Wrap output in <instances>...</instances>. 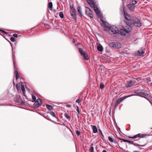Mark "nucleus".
<instances>
[{"label":"nucleus","instance_id":"nucleus-28","mask_svg":"<svg viewBox=\"0 0 152 152\" xmlns=\"http://www.w3.org/2000/svg\"><path fill=\"white\" fill-rule=\"evenodd\" d=\"M65 116L67 119L69 120V121L70 120L71 118L70 117L69 115L68 114L66 113L65 114Z\"/></svg>","mask_w":152,"mask_h":152},{"label":"nucleus","instance_id":"nucleus-36","mask_svg":"<svg viewBox=\"0 0 152 152\" xmlns=\"http://www.w3.org/2000/svg\"><path fill=\"white\" fill-rule=\"evenodd\" d=\"M108 139L111 142H113L114 139H113L111 137L109 136L108 137Z\"/></svg>","mask_w":152,"mask_h":152},{"label":"nucleus","instance_id":"nucleus-20","mask_svg":"<svg viewBox=\"0 0 152 152\" xmlns=\"http://www.w3.org/2000/svg\"><path fill=\"white\" fill-rule=\"evenodd\" d=\"M79 52L81 54V55H83V54L86 53L84 51L83 49L82 48H79L78 49Z\"/></svg>","mask_w":152,"mask_h":152},{"label":"nucleus","instance_id":"nucleus-8","mask_svg":"<svg viewBox=\"0 0 152 152\" xmlns=\"http://www.w3.org/2000/svg\"><path fill=\"white\" fill-rule=\"evenodd\" d=\"M13 55V65L14 66V69L15 70V71L14 72V74L16 76V80H17L19 78V75L18 74V72H17V69L16 67L15 64V62L14 61V56H13V53H12Z\"/></svg>","mask_w":152,"mask_h":152},{"label":"nucleus","instance_id":"nucleus-21","mask_svg":"<svg viewBox=\"0 0 152 152\" xmlns=\"http://www.w3.org/2000/svg\"><path fill=\"white\" fill-rule=\"evenodd\" d=\"M143 91V89H139L134 91V93L135 94H141L142 92Z\"/></svg>","mask_w":152,"mask_h":152},{"label":"nucleus","instance_id":"nucleus-51","mask_svg":"<svg viewBox=\"0 0 152 152\" xmlns=\"http://www.w3.org/2000/svg\"><path fill=\"white\" fill-rule=\"evenodd\" d=\"M138 145H137V146H139L143 147H144L146 145V144H145L143 145H140L138 144Z\"/></svg>","mask_w":152,"mask_h":152},{"label":"nucleus","instance_id":"nucleus-37","mask_svg":"<svg viewBox=\"0 0 152 152\" xmlns=\"http://www.w3.org/2000/svg\"><path fill=\"white\" fill-rule=\"evenodd\" d=\"M82 101L81 99H77L76 101V102L78 103L79 104Z\"/></svg>","mask_w":152,"mask_h":152},{"label":"nucleus","instance_id":"nucleus-45","mask_svg":"<svg viewBox=\"0 0 152 152\" xmlns=\"http://www.w3.org/2000/svg\"><path fill=\"white\" fill-rule=\"evenodd\" d=\"M135 95L134 96H140L141 97H143L144 98V96H142V95H140V94H135Z\"/></svg>","mask_w":152,"mask_h":152},{"label":"nucleus","instance_id":"nucleus-47","mask_svg":"<svg viewBox=\"0 0 152 152\" xmlns=\"http://www.w3.org/2000/svg\"><path fill=\"white\" fill-rule=\"evenodd\" d=\"M132 80V82L133 83L134 85V83H136V81L135 80Z\"/></svg>","mask_w":152,"mask_h":152},{"label":"nucleus","instance_id":"nucleus-14","mask_svg":"<svg viewBox=\"0 0 152 152\" xmlns=\"http://www.w3.org/2000/svg\"><path fill=\"white\" fill-rule=\"evenodd\" d=\"M134 85L133 83L132 82V80H130L129 82H127L125 86L126 88L130 87Z\"/></svg>","mask_w":152,"mask_h":152},{"label":"nucleus","instance_id":"nucleus-48","mask_svg":"<svg viewBox=\"0 0 152 152\" xmlns=\"http://www.w3.org/2000/svg\"><path fill=\"white\" fill-rule=\"evenodd\" d=\"M146 80L148 82H150L151 81V80L150 78L147 79Z\"/></svg>","mask_w":152,"mask_h":152},{"label":"nucleus","instance_id":"nucleus-11","mask_svg":"<svg viewBox=\"0 0 152 152\" xmlns=\"http://www.w3.org/2000/svg\"><path fill=\"white\" fill-rule=\"evenodd\" d=\"M124 17L125 18L129 21L126 22V23L127 24V23H128L129 26V25H130V21L133 19H132L131 17L129 15H128L127 14H124Z\"/></svg>","mask_w":152,"mask_h":152},{"label":"nucleus","instance_id":"nucleus-60","mask_svg":"<svg viewBox=\"0 0 152 152\" xmlns=\"http://www.w3.org/2000/svg\"><path fill=\"white\" fill-rule=\"evenodd\" d=\"M93 145V143H92L91 144V145Z\"/></svg>","mask_w":152,"mask_h":152},{"label":"nucleus","instance_id":"nucleus-2","mask_svg":"<svg viewBox=\"0 0 152 152\" xmlns=\"http://www.w3.org/2000/svg\"><path fill=\"white\" fill-rule=\"evenodd\" d=\"M130 23L135 27H140L142 25L140 20L136 17L131 21Z\"/></svg>","mask_w":152,"mask_h":152},{"label":"nucleus","instance_id":"nucleus-33","mask_svg":"<svg viewBox=\"0 0 152 152\" xmlns=\"http://www.w3.org/2000/svg\"><path fill=\"white\" fill-rule=\"evenodd\" d=\"M89 152H94V148L91 146L89 150Z\"/></svg>","mask_w":152,"mask_h":152},{"label":"nucleus","instance_id":"nucleus-1","mask_svg":"<svg viewBox=\"0 0 152 152\" xmlns=\"http://www.w3.org/2000/svg\"><path fill=\"white\" fill-rule=\"evenodd\" d=\"M90 6L92 7L98 17L102 19L103 18L102 15L98 8L96 6L93 0H86Z\"/></svg>","mask_w":152,"mask_h":152},{"label":"nucleus","instance_id":"nucleus-56","mask_svg":"<svg viewBox=\"0 0 152 152\" xmlns=\"http://www.w3.org/2000/svg\"><path fill=\"white\" fill-rule=\"evenodd\" d=\"M102 152H107V151L105 150H103Z\"/></svg>","mask_w":152,"mask_h":152},{"label":"nucleus","instance_id":"nucleus-13","mask_svg":"<svg viewBox=\"0 0 152 152\" xmlns=\"http://www.w3.org/2000/svg\"><path fill=\"white\" fill-rule=\"evenodd\" d=\"M76 12H70V14L71 16L75 21H77V15Z\"/></svg>","mask_w":152,"mask_h":152},{"label":"nucleus","instance_id":"nucleus-29","mask_svg":"<svg viewBox=\"0 0 152 152\" xmlns=\"http://www.w3.org/2000/svg\"><path fill=\"white\" fill-rule=\"evenodd\" d=\"M53 117L56 118V117L55 113L54 112H50L49 113Z\"/></svg>","mask_w":152,"mask_h":152},{"label":"nucleus","instance_id":"nucleus-38","mask_svg":"<svg viewBox=\"0 0 152 152\" xmlns=\"http://www.w3.org/2000/svg\"><path fill=\"white\" fill-rule=\"evenodd\" d=\"M133 79L134 80H136L137 81H139L140 80H141V77H139L137 78H133Z\"/></svg>","mask_w":152,"mask_h":152},{"label":"nucleus","instance_id":"nucleus-44","mask_svg":"<svg viewBox=\"0 0 152 152\" xmlns=\"http://www.w3.org/2000/svg\"><path fill=\"white\" fill-rule=\"evenodd\" d=\"M76 110L77 112L78 113V114H79L80 113V111L79 109V107L78 106H77V108Z\"/></svg>","mask_w":152,"mask_h":152},{"label":"nucleus","instance_id":"nucleus-43","mask_svg":"<svg viewBox=\"0 0 152 152\" xmlns=\"http://www.w3.org/2000/svg\"><path fill=\"white\" fill-rule=\"evenodd\" d=\"M0 31L2 32L3 33H4V34H7V32H6V31H4L3 30H1V29H0Z\"/></svg>","mask_w":152,"mask_h":152},{"label":"nucleus","instance_id":"nucleus-59","mask_svg":"<svg viewBox=\"0 0 152 152\" xmlns=\"http://www.w3.org/2000/svg\"><path fill=\"white\" fill-rule=\"evenodd\" d=\"M10 42V44H11V45H12V44H11V42ZM11 46L12 47V46Z\"/></svg>","mask_w":152,"mask_h":152},{"label":"nucleus","instance_id":"nucleus-41","mask_svg":"<svg viewBox=\"0 0 152 152\" xmlns=\"http://www.w3.org/2000/svg\"><path fill=\"white\" fill-rule=\"evenodd\" d=\"M118 139H119L120 140H122V141L123 142H128V141L129 140H125V139H122L121 138H118Z\"/></svg>","mask_w":152,"mask_h":152},{"label":"nucleus","instance_id":"nucleus-16","mask_svg":"<svg viewBox=\"0 0 152 152\" xmlns=\"http://www.w3.org/2000/svg\"><path fill=\"white\" fill-rule=\"evenodd\" d=\"M127 7L130 10L132 11H134L135 6L133 5H132L131 4H129L127 5Z\"/></svg>","mask_w":152,"mask_h":152},{"label":"nucleus","instance_id":"nucleus-49","mask_svg":"<svg viewBox=\"0 0 152 152\" xmlns=\"http://www.w3.org/2000/svg\"><path fill=\"white\" fill-rule=\"evenodd\" d=\"M98 131L101 134V135L103 134L102 130L100 129H99Z\"/></svg>","mask_w":152,"mask_h":152},{"label":"nucleus","instance_id":"nucleus-54","mask_svg":"<svg viewBox=\"0 0 152 152\" xmlns=\"http://www.w3.org/2000/svg\"><path fill=\"white\" fill-rule=\"evenodd\" d=\"M144 98L147 99L148 100L149 99H148V97L145 96H144Z\"/></svg>","mask_w":152,"mask_h":152},{"label":"nucleus","instance_id":"nucleus-5","mask_svg":"<svg viewBox=\"0 0 152 152\" xmlns=\"http://www.w3.org/2000/svg\"><path fill=\"white\" fill-rule=\"evenodd\" d=\"M127 26H126V28H121L120 30V32L122 35H125L129 33L130 31V27L129 26L128 23H127Z\"/></svg>","mask_w":152,"mask_h":152},{"label":"nucleus","instance_id":"nucleus-31","mask_svg":"<svg viewBox=\"0 0 152 152\" xmlns=\"http://www.w3.org/2000/svg\"><path fill=\"white\" fill-rule=\"evenodd\" d=\"M70 9H70V10H71L70 12H76V10L74 8H73L72 7H70Z\"/></svg>","mask_w":152,"mask_h":152},{"label":"nucleus","instance_id":"nucleus-6","mask_svg":"<svg viewBox=\"0 0 152 152\" xmlns=\"http://www.w3.org/2000/svg\"><path fill=\"white\" fill-rule=\"evenodd\" d=\"M135 95V94H131L128 96H125L123 97L120 98L118 99L116 102L115 105L116 106L117 105L120 104L124 100L126 99L127 98L130 97L132 96H134V95Z\"/></svg>","mask_w":152,"mask_h":152},{"label":"nucleus","instance_id":"nucleus-10","mask_svg":"<svg viewBox=\"0 0 152 152\" xmlns=\"http://www.w3.org/2000/svg\"><path fill=\"white\" fill-rule=\"evenodd\" d=\"M86 10L85 13L86 15L89 16L91 18H93V15L92 14V12L91 11V10L88 7H86Z\"/></svg>","mask_w":152,"mask_h":152},{"label":"nucleus","instance_id":"nucleus-19","mask_svg":"<svg viewBox=\"0 0 152 152\" xmlns=\"http://www.w3.org/2000/svg\"><path fill=\"white\" fill-rule=\"evenodd\" d=\"M97 49L99 51L102 52L103 50V47L101 45H99L97 46Z\"/></svg>","mask_w":152,"mask_h":152},{"label":"nucleus","instance_id":"nucleus-26","mask_svg":"<svg viewBox=\"0 0 152 152\" xmlns=\"http://www.w3.org/2000/svg\"><path fill=\"white\" fill-rule=\"evenodd\" d=\"M113 142H114V143L117 144L118 145L119 147V148L121 149L122 150H124V149H123V148H121L119 146V144L118 143L117 141V140H115V139H114V140H113Z\"/></svg>","mask_w":152,"mask_h":152},{"label":"nucleus","instance_id":"nucleus-55","mask_svg":"<svg viewBox=\"0 0 152 152\" xmlns=\"http://www.w3.org/2000/svg\"><path fill=\"white\" fill-rule=\"evenodd\" d=\"M102 136L101 137L102 139L103 140V138L104 137V135L103 134H102Z\"/></svg>","mask_w":152,"mask_h":152},{"label":"nucleus","instance_id":"nucleus-3","mask_svg":"<svg viewBox=\"0 0 152 152\" xmlns=\"http://www.w3.org/2000/svg\"><path fill=\"white\" fill-rule=\"evenodd\" d=\"M107 31L111 34H117L119 33V31L117 27L115 26H110Z\"/></svg>","mask_w":152,"mask_h":152},{"label":"nucleus","instance_id":"nucleus-61","mask_svg":"<svg viewBox=\"0 0 152 152\" xmlns=\"http://www.w3.org/2000/svg\"><path fill=\"white\" fill-rule=\"evenodd\" d=\"M142 149V148H140V149Z\"/></svg>","mask_w":152,"mask_h":152},{"label":"nucleus","instance_id":"nucleus-22","mask_svg":"<svg viewBox=\"0 0 152 152\" xmlns=\"http://www.w3.org/2000/svg\"><path fill=\"white\" fill-rule=\"evenodd\" d=\"M46 106L47 108L48 109L50 110H53V107L52 106L49 104H46Z\"/></svg>","mask_w":152,"mask_h":152},{"label":"nucleus","instance_id":"nucleus-15","mask_svg":"<svg viewBox=\"0 0 152 152\" xmlns=\"http://www.w3.org/2000/svg\"><path fill=\"white\" fill-rule=\"evenodd\" d=\"M77 10L79 13V15L80 17H82L83 16V13L81 10V7L80 6L78 7Z\"/></svg>","mask_w":152,"mask_h":152},{"label":"nucleus","instance_id":"nucleus-18","mask_svg":"<svg viewBox=\"0 0 152 152\" xmlns=\"http://www.w3.org/2000/svg\"><path fill=\"white\" fill-rule=\"evenodd\" d=\"M83 54V55H82L81 56L83 57L85 60H88L89 59V57L88 56L87 54L85 53Z\"/></svg>","mask_w":152,"mask_h":152},{"label":"nucleus","instance_id":"nucleus-27","mask_svg":"<svg viewBox=\"0 0 152 152\" xmlns=\"http://www.w3.org/2000/svg\"><path fill=\"white\" fill-rule=\"evenodd\" d=\"M141 94L142 95H144L145 96H148V94H147L145 91L143 90V91H142V92Z\"/></svg>","mask_w":152,"mask_h":152},{"label":"nucleus","instance_id":"nucleus-46","mask_svg":"<svg viewBox=\"0 0 152 152\" xmlns=\"http://www.w3.org/2000/svg\"><path fill=\"white\" fill-rule=\"evenodd\" d=\"M13 36L14 37H16V38H17V37H18V35L17 34H13Z\"/></svg>","mask_w":152,"mask_h":152},{"label":"nucleus","instance_id":"nucleus-23","mask_svg":"<svg viewBox=\"0 0 152 152\" xmlns=\"http://www.w3.org/2000/svg\"><path fill=\"white\" fill-rule=\"evenodd\" d=\"M137 54L139 56L142 55L145 53V52L143 50H141V51L138 50L137 52Z\"/></svg>","mask_w":152,"mask_h":152},{"label":"nucleus","instance_id":"nucleus-50","mask_svg":"<svg viewBox=\"0 0 152 152\" xmlns=\"http://www.w3.org/2000/svg\"><path fill=\"white\" fill-rule=\"evenodd\" d=\"M148 101L150 103V104H151L152 105V100L149 99Z\"/></svg>","mask_w":152,"mask_h":152},{"label":"nucleus","instance_id":"nucleus-52","mask_svg":"<svg viewBox=\"0 0 152 152\" xmlns=\"http://www.w3.org/2000/svg\"><path fill=\"white\" fill-rule=\"evenodd\" d=\"M66 107H71V106L70 104H67L66 105Z\"/></svg>","mask_w":152,"mask_h":152},{"label":"nucleus","instance_id":"nucleus-39","mask_svg":"<svg viewBox=\"0 0 152 152\" xmlns=\"http://www.w3.org/2000/svg\"><path fill=\"white\" fill-rule=\"evenodd\" d=\"M76 133L77 135L78 136H79L80 134V132L78 130L76 131Z\"/></svg>","mask_w":152,"mask_h":152},{"label":"nucleus","instance_id":"nucleus-7","mask_svg":"<svg viewBox=\"0 0 152 152\" xmlns=\"http://www.w3.org/2000/svg\"><path fill=\"white\" fill-rule=\"evenodd\" d=\"M148 135L146 134H143L139 133L136 135L134 136L133 137L128 136V137L130 138L135 139L137 138H145V137L148 136Z\"/></svg>","mask_w":152,"mask_h":152},{"label":"nucleus","instance_id":"nucleus-35","mask_svg":"<svg viewBox=\"0 0 152 152\" xmlns=\"http://www.w3.org/2000/svg\"><path fill=\"white\" fill-rule=\"evenodd\" d=\"M32 99L33 100V102L35 101L36 100V96L34 95L33 94H32Z\"/></svg>","mask_w":152,"mask_h":152},{"label":"nucleus","instance_id":"nucleus-12","mask_svg":"<svg viewBox=\"0 0 152 152\" xmlns=\"http://www.w3.org/2000/svg\"><path fill=\"white\" fill-rule=\"evenodd\" d=\"M102 25L105 28H107V30H106V28L104 29V31H107L108 29V28H110V26H109V23L106 22L105 21H104L103 20H101Z\"/></svg>","mask_w":152,"mask_h":152},{"label":"nucleus","instance_id":"nucleus-42","mask_svg":"<svg viewBox=\"0 0 152 152\" xmlns=\"http://www.w3.org/2000/svg\"><path fill=\"white\" fill-rule=\"evenodd\" d=\"M137 2V1L135 0H133L132 2V4L134 5Z\"/></svg>","mask_w":152,"mask_h":152},{"label":"nucleus","instance_id":"nucleus-32","mask_svg":"<svg viewBox=\"0 0 152 152\" xmlns=\"http://www.w3.org/2000/svg\"><path fill=\"white\" fill-rule=\"evenodd\" d=\"M59 15L60 18H63L64 17V14L62 12H60L59 13Z\"/></svg>","mask_w":152,"mask_h":152},{"label":"nucleus","instance_id":"nucleus-17","mask_svg":"<svg viewBox=\"0 0 152 152\" xmlns=\"http://www.w3.org/2000/svg\"><path fill=\"white\" fill-rule=\"evenodd\" d=\"M91 126L92 127L93 132L94 133H97L98 132V129L96 126L95 125H91Z\"/></svg>","mask_w":152,"mask_h":152},{"label":"nucleus","instance_id":"nucleus-30","mask_svg":"<svg viewBox=\"0 0 152 152\" xmlns=\"http://www.w3.org/2000/svg\"><path fill=\"white\" fill-rule=\"evenodd\" d=\"M48 7L49 8L51 9L53 7V4L51 2H50L48 4Z\"/></svg>","mask_w":152,"mask_h":152},{"label":"nucleus","instance_id":"nucleus-40","mask_svg":"<svg viewBox=\"0 0 152 152\" xmlns=\"http://www.w3.org/2000/svg\"><path fill=\"white\" fill-rule=\"evenodd\" d=\"M10 40H11V41L13 42H14L16 41L15 39L13 37H11L10 38Z\"/></svg>","mask_w":152,"mask_h":152},{"label":"nucleus","instance_id":"nucleus-34","mask_svg":"<svg viewBox=\"0 0 152 152\" xmlns=\"http://www.w3.org/2000/svg\"><path fill=\"white\" fill-rule=\"evenodd\" d=\"M104 84L102 83H101L100 84V88L101 89H102L104 88Z\"/></svg>","mask_w":152,"mask_h":152},{"label":"nucleus","instance_id":"nucleus-53","mask_svg":"<svg viewBox=\"0 0 152 152\" xmlns=\"http://www.w3.org/2000/svg\"><path fill=\"white\" fill-rule=\"evenodd\" d=\"M118 131L119 132V131L122 133L121 132L120 130V129L119 127H118Z\"/></svg>","mask_w":152,"mask_h":152},{"label":"nucleus","instance_id":"nucleus-24","mask_svg":"<svg viewBox=\"0 0 152 152\" xmlns=\"http://www.w3.org/2000/svg\"><path fill=\"white\" fill-rule=\"evenodd\" d=\"M128 142L131 144H133L135 146H137V145H138V144L134 142V141H132L128 140Z\"/></svg>","mask_w":152,"mask_h":152},{"label":"nucleus","instance_id":"nucleus-58","mask_svg":"<svg viewBox=\"0 0 152 152\" xmlns=\"http://www.w3.org/2000/svg\"><path fill=\"white\" fill-rule=\"evenodd\" d=\"M72 42L73 43H74L75 42V41L74 40H73Z\"/></svg>","mask_w":152,"mask_h":152},{"label":"nucleus","instance_id":"nucleus-4","mask_svg":"<svg viewBox=\"0 0 152 152\" xmlns=\"http://www.w3.org/2000/svg\"><path fill=\"white\" fill-rule=\"evenodd\" d=\"M109 46L112 48L114 49H119L121 47L122 45L119 42H113L109 43Z\"/></svg>","mask_w":152,"mask_h":152},{"label":"nucleus","instance_id":"nucleus-9","mask_svg":"<svg viewBox=\"0 0 152 152\" xmlns=\"http://www.w3.org/2000/svg\"><path fill=\"white\" fill-rule=\"evenodd\" d=\"M41 104L42 101L41 99L38 98L34 102L33 104V106L35 107H38L41 105Z\"/></svg>","mask_w":152,"mask_h":152},{"label":"nucleus","instance_id":"nucleus-25","mask_svg":"<svg viewBox=\"0 0 152 152\" xmlns=\"http://www.w3.org/2000/svg\"><path fill=\"white\" fill-rule=\"evenodd\" d=\"M21 89L22 91V92L23 94H25V90L24 88V86L23 85H21Z\"/></svg>","mask_w":152,"mask_h":152},{"label":"nucleus","instance_id":"nucleus-57","mask_svg":"<svg viewBox=\"0 0 152 152\" xmlns=\"http://www.w3.org/2000/svg\"><path fill=\"white\" fill-rule=\"evenodd\" d=\"M62 125H63V126H65V125L64 124V123H63V124H62Z\"/></svg>","mask_w":152,"mask_h":152}]
</instances>
